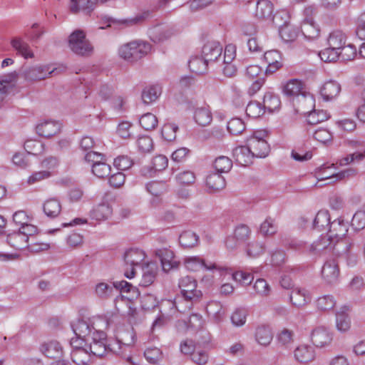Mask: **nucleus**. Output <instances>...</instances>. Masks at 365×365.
Here are the masks:
<instances>
[{"label": "nucleus", "mask_w": 365, "mask_h": 365, "mask_svg": "<svg viewBox=\"0 0 365 365\" xmlns=\"http://www.w3.org/2000/svg\"><path fill=\"white\" fill-rule=\"evenodd\" d=\"M340 91L341 86L339 83L334 81H329L324 83L320 93L324 100L329 101L336 97Z\"/></svg>", "instance_id": "24"}, {"label": "nucleus", "mask_w": 365, "mask_h": 365, "mask_svg": "<svg viewBox=\"0 0 365 365\" xmlns=\"http://www.w3.org/2000/svg\"><path fill=\"white\" fill-rule=\"evenodd\" d=\"M144 356L148 362L155 364L162 359L163 353L158 348H148L144 352Z\"/></svg>", "instance_id": "63"}, {"label": "nucleus", "mask_w": 365, "mask_h": 365, "mask_svg": "<svg viewBox=\"0 0 365 365\" xmlns=\"http://www.w3.org/2000/svg\"><path fill=\"white\" fill-rule=\"evenodd\" d=\"M274 6L269 0H258L257 2L255 17L262 21L272 22Z\"/></svg>", "instance_id": "15"}, {"label": "nucleus", "mask_w": 365, "mask_h": 365, "mask_svg": "<svg viewBox=\"0 0 365 365\" xmlns=\"http://www.w3.org/2000/svg\"><path fill=\"white\" fill-rule=\"evenodd\" d=\"M24 149L29 154L38 155L43 151V144L36 140H27L24 143Z\"/></svg>", "instance_id": "58"}, {"label": "nucleus", "mask_w": 365, "mask_h": 365, "mask_svg": "<svg viewBox=\"0 0 365 365\" xmlns=\"http://www.w3.org/2000/svg\"><path fill=\"white\" fill-rule=\"evenodd\" d=\"M259 232L264 236H272L277 233V226L274 222V220L270 217H267L261 224Z\"/></svg>", "instance_id": "55"}, {"label": "nucleus", "mask_w": 365, "mask_h": 365, "mask_svg": "<svg viewBox=\"0 0 365 365\" xmlns=\"http://www.w3.org/2000/svg\"><path fill=\"white\" fill-rule=\"evenodd\" d=\"M114 291V284L113 285H109L105 282H100L97 284L95 289L96 295L102 299H107L110 297Z\"/></svg>", "instance_id": "53"}, {"label": "nucleus", "mask_w": 365, "mask_h": 365, "mask_svg": "<svg viewBox=\"0 0 365 365\" xmlns=\"http://www.w3.org/2000/svg\"><path fill=\"white\" fill-rule=\"evenodd\" d=\"M330 216L327 210H319L313 221V228L323 230L328 225L330 226Z\"/></svg>", "instance_id": "45"}, {"label": "nucleus", "mask_w": 365, "mask_h": 365, "mask_svg": "<svg viewBox=\"0 0 365 365\" xmlns=\"http://www.w3.org/2000/svg\"><path fill=\"white\" fill-rule=\"evenodd\" d=\"M280 242L287 249H292L302 252H307V244L303 241L291 238L287 235H281Z\"/></svg>", "instance_id": "32"}, {"label": "nucleus", "mask_w": 365, "mask_h": 365, "mask_svg": "<svg viewBox=\"0 0 365 365\" xmlns=\"http://www.w3.org/2000/svg\"><path fill=\"white\" fill-rule=\"evenodd\" d=\"M178 130V126L175 123H165L161 129L162 137L166 141H173L176 138V133Z\"/></svg>", "instance_id": "57"}, {"label": "nucleus", "mask_w": 365, "mask_h": 365, "mask_svg": "<svg viewBox=\"0 0 365 365\" xmlns=\"http://www.w3.org/2000/svg\"><path fill=\"white\" fill-rule=\"evenodd\" d=\"M6 242L11 247L18 250L26 248L28 246V240L19 230L9 234L6 237Z\"/></svg>", "instance_id": "27"}, {"label": "nucleus", "mask_w": 365, "mask_h": 365, "mask_svg": "<svg viewBox=\"0 0 365 365\" xmlns=\"http://www.w3.org/2000/svg\"><path fill=\"white\" fill-rule=\"evenodd\" d=\"M264 61L267 64L265 70L266 74H272L284 66L282 54L277 50L266 51L264 54Z\"/></svg>", "instance_id": "7"}, {"label": "nucleus", "mask_w": 365, "mask_h": 365, "mask_svg": "<svg viewBox=\"0 0 365 365\" xmlns=\"http://www.w3.org/2000/svg\"><path fill=\"white\" fill-rule=\"evenodd\" d=\"M227 128L230 134L238 135L245 130V124L241 118H233L228 121Z\"/></svg>", "instance_id": "54"}, {"label": "nucleus", "mask_w": 365, "mask_h": 365, "mask_svg": "<svg viewBox=\"0 0 365 365\" xmlns=\"http://www.w3.org/2000/svg\"><path fill=\"white\" fill-rule=\"evenodd\" d=\"M98 339L96 337L93 338V341L89 346V353L91 355L103 357L108 354L107 339L106 334L103 331L98 333Z\"/></svg>", "instance_id": "17"}, {"label": "nucleus", "mask_w": 365, "mask_h": 365, "mask_svg": "<svg viewBox=\"0 0 365 365\" xmlns=\"http://www.w3.org/2000/svg\"><path fill=\"white\" fill-rule=\"evenodd\" d=\"M146 190L152 195L160 197L168 190V185L165 181H152L146 184Z\"/></svg>", "instance_id": "47"}, {"label": "nucleus", "mask_w": 365, "mask_h": 365, "mask_svg": "<svg viewBox=\"0 0 365 365\" xmlns=\"http://www.w3.org/2000/svg\"><path fill=\"white\" fill-rule=\"evenodd\" d=\"M281 101L278 95L272 92H267L263 98V108L269 113H272L280 108Z\"/></svg>", "instance_id": "36"}, {"label": "nucleus", "mask_w": 365, "mask_h": 365, "mask_svg": "<svg viewBox=\"0 0 365 365\" xmlns=\"http://www.w3.org/2000/svg\"><path fill=\"white\" fill-rule=\"evenodd\" d=\"M145 259V253L139 249H130L124 255V260L131 267L139 265Z\"/></svg>", "instance_id": "39"}, {"label": "nucleus", "mask_w": 365, "mask_h": 365, "mask_svg": "<svg viewBox=\"0 0 365 365\" xmlns=\"http://www.w3.org/2000/svg\"><path fill=\"white\" fill-rule=\"evenodd\" d=\"M209 62L202 56H192L189 62L188 66L192 73L196 74H203L207 71Z\"/></svg>", "instance_id": "30"}, {"label": "nucleus", "mask_w": 365, "mask_h": 365, "mask_svg": "<svg viewBox=\"0 0 365 365\" xmlns=\"http://www.w3.org/2000/svg\"><path fill=\"white\" fill-rule=\"evenodd\" d=\"M41 351L48 358L58 359L63 355V349L61 344L56 341L44 343L41 346Z\"/></svg>", "instance_id": "23"}, {"label": "nucleus", "mask_w": 365, "mask_h": 365, "mask_svg": "<svg viewBox=\"0 0 365 365\" xmlns=\"http://www.w3.org/2000/svg\"><path fill=\"white\" fill-rule=\"evenodd\" d=\"M58 73V69L54 68L51 71L44 70L42 67H32L25 71V77L29 81H39L44 79L48 75Z\"/></svg>", "instance_id": "26"}, {"label": "nucleus", "mask_w": 365, "mask_h": 365, "mask_svg": "<svg viewBox=\"0 0 365 365\" xmlns=\"http://www.w3.org/2000/svg\"><path fill=\"white\" fill-rule=\"evenodd\" d=\"M232 166V161L227 156H219L214 162V168L217 173H227Z\"/></svg>", "instance_id": "51"}, {"label": "nucleus", "mask_w": 365, "mask_h": 365, "mask_svg": "<svg viewBox=\"0 0 365 365\" xmlns=\"http://www.w3.org/2000/svg\"><path fill=\"white\" fill-rule=\"evenodd\" d=\"M61 129V124L54 120H45L38 123L36 127V133L44 138H49L58 133Z\"/></svg>", "instance_id": "14"}, {"label": "nucleus", "mask_w": 365, "mask_h": 365, "mask_svg": "<svg viewBox=\"0 0 365 365\" xmlns=\"http://www.w3.org/2000/svg\"><path fill=\"white\" fill-rule=\"evenodd\" d=\"M123 345L120 344V342L115 339H107V349L108 354L111 353L118 356H120L127 361L131 360V356L130 355V351H125L123 348Z\"/></svg>", "instance_id": "29"}, {"label": "nucleus", "mask_w": 365, "mask_h": 365, "mask_svg": "<svg viewBox=\"0 0 365 365\" xmlns=\"http://www.w3.org/2000/svg\"><path fill=\"white\" fill-rule=\"evenodd\" d=\"M336 304L334 297L331 295H324L319 297L317 301V307L322 311H329L332 309Z\"/></svg>", "instance_id": "61"}, {"label": "nucleus", "mask_w": 365, "mask_h": 365, "mask_svg": "<svg viewBox=\"0 0 365 365\" xmlns=\"http://www.w3.org/2000/svg\"><path fill=\"white\" fill-rule=\"evenodd\" d=\"M185 264L187 269L196 272L201 268L205 269H212L216 267L215 264L207 265L203 259L197 257H189L185 260Z\"/></svg>", "instance_id": "40"}, {"label": "nucleus", "mask_w": 365, "mask_h": 365, "mask_svg": "<svg viewBox=\"0 0 365 365\" xmlns=\"http://www.w3.org/2000/svg\"><path fill=\"white\" fill-rule=\"evenodd\" d=\"M78 339H71V345L73 348L71 353L72 361L74 365H88L91 360V354L85 349L75 345Z\"/></svg>", "instance_id": "13"}, {"label": "nucleus", "mask_w": 365, "mask_h": 365, "mask_svg": "<svg viewBox=\"0 0 365 365\" xmlns=\"http://www.w3.org/2000/svg\"><path fill=\"white\" fill-rule=\"evenodd\" d=\"M294 356L300 363H309L315 358L314 349L311 346L301 345L295 349Z\"/></svg>", "instance_id": "25"}, {"label": "nucleus", "mask_w": 365, "mask_h": 365, "mask_svg": "<svg viewBox=\"0 0 365 365\" xmlns=\"http://www.w3.org/2000/svg\"><path fill=\"white\" fill-rule=\"evenodd\" d=\"M319 56L322 61L324 62H334L339 58L340 54L337 49H334L329 46L319 53Z\"/></svg>", "instance_id": "59"}, {"label": "nucleus", "mask_w": 365, "mask_h": 365, "mask_svg": "<svg viewBox=\"0 0 365 365\" xmlns=\"http://www.w3.org/2000/svg\"><path fill=\"white\" fill-rule=\"evenodd\" d=\"M265 245L264 242L259 241H252L250 242L247 246V255L252 257H257L262 254H263L265 251Z\"/></svg>", "instance_id": "56"}, {"label": "nucleus", "mask_w": 365, "mask_h": 365, "mask_svg": "<svg viewBox=\"0 0 365 365\" xmlns=\"http://www.w3.org/2000/svg\"><path fill=\"white\" fill-rule=\"evenodd\" d=\"M321 272L322 278L327 283H336L340 274L338 262L335 259L326 261Z\"/></svg>", "instance_id": "8"}, {"label": "nucleus", "mask_w": 365, "mask_h": 365, "mask_svg": "<svg viewBox=\"0 0 365 365\" xmlns=\"http://www.w3.org/2000/svg\"><path fill=\"white\" fill-rule=\"evenodd\" d=\"M348 222L338 218L331 222L327 235L332 240L338 241L345 237L348 232Z\"/></svg>", "instance_id": "18"}, {"label": "nucleus", "mask_w": 365, "mask_h": 365, "mask_svg": "<svg viewBox=\"0 0 365 365\" xmlns=\"http://www.w3.org/2000/svg\"><path fill=\"white\" fill-rule=\"evenodd\" d=\"M161 92V87L158 85H152L145 87L142 92V100L145 104H150L159 98Z\"/></svg>", "instance_id": "35"}, {"label": "nucleus", "mask_w": 365, "mask_h": 365, "mask_svg": "<svg viewBox=\"0 0 365 365\" xmlns=\"http://www.w3.org/2000/svg\"><path fill=\"white\" fill-rule=\"evenodd\" d=\"M43 210L48 217L55 218L61 213V204L56 198L48 199L43 203Z\"/></svg>", "instance_id": "33"}, {"label": "nucleus", "mask_w": 365, "mask_h": 365, "mask_svg": "<svg viewBox=\"0 0 365 365\" xmlns=\"http://www.w3.org/2000/svg\"><path fill=\"white\" fill-rule=\"evenodd\" d=\"M346 39V35L341 31H334L329 34L328 44L334 49L339 51L345 45Z\"/></svg>", "instance_id": "43"}, {"label": "nucleus", "mask_w": 365, "mask_h": 365, "mask_svg": "<svg viewBox=\"0 0 365 365\" xmlns=\"http://www.w3.org/2000/svg\"><path fill=\"white\" fill-rule=\"evenodd\" d=\"M284 17H287V13L285 11H277L272 19V23L275 26L279 27V36L286 43H292L297 40L299 31L298 28L290 24L286 20L283 21Z\"/></svg>", "instance_id": "4"}, {"label": "nucleus", "mask_w": 365, "mask_h": 365, "mask_svg": "<svg viewBox=\"0 0 365 365\" xmlns=\"http://www.w3.org/2000/svg\"><path fill=\"white\" fill-rule=\"evenodd\" d=\"M11 46L19 54L21 55L25 58H32L34 56L29 46L19 38L12 39Z\"/></svg>", "instance_id": "46"}, {"label": "nucleus", "mask_w": 365, "mask_h": 365, "mask_svg": "<svg viewBox=\"0 0 365 365\" xmlns=\"http://www.w3.org/2000/svg\"><path fill=\"white\" fill-rule=\"evenodd\" d=\"M336 325L339 331L344 332L351 327V321L349 314L345 311L339 312L336 314Z\"/></svg>", "instance_id": "50"}, {"label": "nucleus", "mask_w": 365, "mask_h": 365, "mask_svg": "<svg viewBox=\"0 0 365 365\" xmlns=\"http://www.w3.org/2000/svg\"><path fill=\"white\" fill-rule=\"evenodd\" d=\"M158 121L156 116L150 113L143 115L139 120L140 125L145 130L155 129L158 125Z\"/></svg>", "instance_id": "52"}, {"label": "nucleus", "mask_w": 365, "mask_h": 365, "mask_svg": "<svg viewBox=\"0 0 365 365\" xmlns=\"http://www.w3.org/2000/svg\"><path fill=\"white\" fill-rule=\"evenodd\" d=\"M333 240L327 235L307 246V252L313 255H323L334 250Z\"/></svg>", "instance_id": "9"}, {"label": "nucleus", "mask_w": 365, "mask_h": 365, "mask_svg": "<svg viewBox=\"0 0 365 365\" xmlns=\"http://www.w3.org/2000/svg\"><path fill=\"white\" fill-rule=\"evenodd\" d=\"M168 165V159L166 156L158 155L155 156L151 162V165L143 168L140 170L143 175L151 178L157 172L165 170Z\"/></svg>", "instance_id": "10"}, {"label": "nucleus", "mask_w": 365, "mask_h": 365, "mask_svg": "<svg viewBox=\"0 0 365 365\" xmlns=\"http://www.w3.org/2000/svg\"><path fill=\"white\" fill-rule=\"evenodd\" d=\"M179 287L182 297L192 303L199 302L202 296L201 290L197 289V282L192 277H182L179 282Z\"/></svg>", "instance_id": "5"}, {"label": "nucleus", "mask_w": 365, "mask_h": 365, "mask_svg": "<svg viewBox=\"0 0 365 365\" xmlns=\"http://www.w3.org/2000/svg\"><path fill=\"white\" fill-rule=\"evenodd\" d=\"M246 114L252 118H257L264 114V110L258 102H250L246 107Z\"/></svg>", "instance_id": "64"}, {"label": "nucleus", "mask_w": 365, "mask_h": 365, "mask_svg": "<svg viewBox=\"0 0 365 365\" xmlns=\"http://www.w3.org/2000/svg\"><path fill=\"white\" fill-rule=\"evenodd\" d=\"M301 31L306 38L314 39L319 36L320 29L315 21L303 20L301 24Z\"/></svg>", "instance_id": "34"}, {"label": "nucleus", "mask_w": 365, "mask_h": 365, "mask_svg": "<svg viewBox=\"0 0 365 365\" xmlns=\"http://www.w3.org/2000/svg\"><path fill=\"white\" fill-rule=\"evenodd\" d=\"M233 158L236 163L242 166H248L252 163L255 158L249 145H242L233 150Z\"/></svg>", "instance_id": "21"}, {"label": "nucleus", "mask_w": 365, "mask_h": 365, "mask_svg": "<svg viewBox=\"0 0 365 365\" xmlns=\"http://www.w3.org/2000/svg\"><path fill=\"white\" fill-rule=\"evenodd\" d=\"M148 12H144L142 14H138L134 17L124 19H115L113 18H108V26H111V25H114L120 29H123L130 27L133 26L140 25L145 21V20L148 17Z\"/></svg>", "instance_id": "11"}, {"label": "nucleus", "mask_w": 365, "mask_h": 365, "mask_svg": "<svg viewBox=\"0 0 365 365\" xmlns=\"http://www.w3.org/2000/svg\"><path fill=\"white\" fill-rule=\"evenodd\" d=\"M151 48V44L147 41L135 40L121 45L118 48V55L125 61L134 63L146 56Z\"/></svg>", "instance_id": "1"}, {"label": "nucleus", "mask_w": 365, "mask_h": 365, "mask_svg": "<svg viewBox=\"0 0 365 365\" xmlns=\"http://www.w3.org/2000/svg\"><path fill=\"white\" fill-rule=\"evenodd\" d=\"M206 311L210 316L214 317L217 321L220 322L222 319L225 310L222 304L218 302H210L207 307Z\"/></svg>", "instance_id": "48"}, {"label": "nucleus", "mask_w": 365, "mask_h": 365, "mask_svg": "<svg viewBox=\"0 0 365 365\" xmlns=\"http://www.w3.org/2000/svg\"><path fill=\"white\" fill-rule=\"evenodd\" d=\"M112 207L107 203H101L95 207L91 215L93 220L101 221L107 220L112 215Z\"/></svg>", "instance_id": "37"}, {"label": "nucleus", "mask_w": 365, "mask_h": 365, "mask_svg": "<svg viewBox=\"0 0 365 365\" xmlns=\"http://www.w3.org/2000/svg\"><path fill=\"white\" fill-rule=\"evenodd\" d=\"M312 341L317 347H324L332 340L331 334L324 327H317L312 333Z\"/></svg>", "instance_id": "22"}, {"label": "nucleus", "mask_w": 365, "mask_h": 365, "mask_svg": "<svg viewBox=\"0 0 365 365\" xmlns=\"http://www.w3.org/2000/svg\"><path fill=\"white\" fill-rule=\"evenodd\" d=\"M206 185L211 192H216L225 187V178L217 173L208 175L206 178Z\"/></svg>", "instance_id": "31"}, {"label": "nucleus", "mask_w": 365, "mask_h": 365, "mask_svg": "<svg viewBox=\"0 0 365 365\" xmlns=\"http://www.w3.org/2000/svg\"><path fill=\"white\" fill-rule=\"evenodd\" d=\"M251 235L250 227L244 224L237 225L233 233V236L228 237L225 240V245L230 250H235L239 245L244 244L249 240Z\"/></svg>", "instance_id": "6"}, {"label": "nucleus", "mask_w": 365, "mask_h": 365, "mask_svg": "<svg viewBox=\"0 0 365 365\" xmlns=\"http://www.w3.org/2000/svg\"><path fill=\"white\" fill-rule=\"evenodd\" d=\"M339 53L340 54L339 58H341L342 61H349L354 59L357 55V51L354 46L349 44L347 46L344 45L339 51Z\"/></svg>", "instance_id": "62"}, {"label": "nucleus", "mask_w": 365, "mask_h": 365, "mask_svg": "<svg viewBox=\"0 0 365 365\" xmlns=\"http://www.w3.org/2000/svg\"><path fill=\"white\" fill-rule=\"evenodd\" d=\"M289 299L291 303L297 307H302L310 301L307 291L299 288H294L292 290Z\"/></svg>", "instance_id": "28"}, {"label": "nucleus", "mask_w": 365, "mask_h": 365, "mask_svg": "<svg viewBox=\"0 0 365 365\" xmlns=\"http://www.w3.org/2000/svg\"><path fill=\"white\" fill-rule=\"evenodd\" d=\"M222 46L218 41H208L204 44L202 53L205 61L208 62H214L221 56Z\"/></svg>", "instance_id": "16"}, {"label": "nucleus", "mask_w": 365, "mask_h": 365, "mask_svg": "<svg viewBox=\"0 0 365 365\" xmlns=\"http://www.w3.org/2000/svg\"><path fill=\"white\" fill-rule=\"evenodd\" d=\"M247 145L251 150L252 155L256 158H265L270 151V147L266 140H257L249 138Z\"/></svg>", "instance_id": "20"}, {"label": "nucleus", "mask_w": 365, "mask_h": 365, "mask_svg": "<svg viewBox=\"0 0 365 365\" xmlns=\"http://www.w3.org/2000/svg\"><path fill=\"white\" fill-rule=\"evenodd\" d=\"M193 118L201 126L209 125L212 120V115L210 106L205 103L201 106L193 107Z\"/></svg>", "instance_id": "19"}, {"label": "nucleus", "mask_w": 365, "mask_h": 365, "mask_svg": "<svg viewBox=\"0 0 365 365\" xmlns=\"http://www.w3.org/2000/svg\"><path fill=\"white\" fill-rule=\"evenodd\" d=\"M303 83L301 81L293 78L289 80L283 86V93L287 96L297 98L302 110H307L314 107L315 98L309 93L302 92Z\"/></svg>", "instance_id": "2"}, {"label": "nucleus", "mask_w": 365, "mask_h": 365, "mask_svg": "<svg viewBox=\"0 0 365 365\" xmlns=\"http://www.w3.org/2000/svg\"><path fill=\"white\" fill-rule=\"evenodd\" d=\"M272 338L273 334L271 329L269 327L261 326L257 328L255 332V339L260 345H269L272 341Z\"/></svg>", "instance_id": "41"}, {"label": "nucleus", "mask_w": 365, "mask_h": 365, "mask_svg": "<svg viewBox=\"0 0 365 365\" xmlns=\"http://www.w3.org/2000/svg\"><path fill=\"white\" fill-rule=\"evenodd\" d=\"M313 108L302 110L304 113H309V115L307 118V121L310 125H316L319 123L324 122L329 119V115L327 110H312Z\"/></svg>", "instance_id": "38"}, {"label": "nucleus", "mask_w": 365, "mask_h": 365, "mask_svg": "<svg viewBox=\"0 0 365 365\" xmlns=\"http://www.w3.org/2000/svg\"><path fill=\"white\" fill-rule=\"evenodd\" d=\"M136 144L138 150L143 153H149L153 148V140L148 135L139 136L137 139Z\"/></svg>", "instance_id": "60"}, {"label": "nucleus", "mask_w": 365, "mask_h": 365, "mask_svg": "<svg viewBox=\"0 0 365 365\" xmlns=\"http://www.w3.org/2000/svg\"><path fill=\"white\" fill-rule=\"evenodd\" d=\"M68 45L73 53L82 57H89L94 51L93 46L81 29H76L69 35Z\"/></svg>", "instance_id": "3"}, {"label": "nucleus", "mask_w": 365, "mask_h": 365, "mask_svg": "<svg viewBox=\"0 0 365 365\" xmlns=\"http://www.w3.org/2000/svg\"><path fill=\"white\" fill-rule=\"evenodd\" d=\"M156 255L160 257L162 268L164 272H168L172 269L177 268L179 262L174 255V252L168 249L164 248L158 250Z\"/></svg>", "instance_id": "12"}, {"label": "nucleus", "mask_w": 365, "mask_h": 365, "mask_svg": "<svg viewBox=\"0 0 365 365\" xmlns=\"http://www.w3.org/2000/svg\"><path fill=\"white\" fill-rule=\"evenodd\" d=\"M111 167L106 163V159L92 165V173L99 178H104L110 175Z\"/></svg>", "instance_id": "49"}, {"label": "nucleus", "mask_w": 365, "mask_h": 365, "mask_svg": "<svg viewBox=\"0 0 365 365\" xmlns=\"http://www.w3.org/2000/svg\"><path fill=\"white\" fill-rule=\"evenodd\" d=\"M116 339L123 345L124 350L131 352L132 346L135 343V334L133 330L119 331Z\"/></svg>", "instance_id": "44"}, {"label": "nucleus", "mask_w": 365, "mask_h": 365, "mask_svg": "<svg viewBox=\"0 0 365 365\" xmlns=\"http://www.w3.org/2000/svg\"><path fill=\"white\" fill-rule=\"evenodd\" d=\"M199 237L193 232H182L179 237V243L184 248H192L197 245Z\"/></svg>", "instance_id": "42"}]
</instances>
